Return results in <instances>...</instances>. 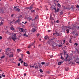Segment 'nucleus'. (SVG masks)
Masks as SVG:
<instances>
[{"mask_svg":"<svg viewBox=\"0 0 79 79\" xmlns=\"http://www.w3.org/2000/svg\"><path fill=\"white\" fill-rule=\"evenodd\" d=\"M10 35L12 36L11 39L14 41H15V40L17 39V38H16V34L12 33L10 34Z\"/></svg>","mask_w":79,"mask_h":79,"instance_id":"1","label":"nucleus"},{"mask_svg":"<svg viewBox=\"0 0 79 79\" xmlns=\"http://www.w3.org/2000/svg\"><path fill=\"white\" fill-rule=\"evenodd\" d=\"M51 9L52 10H55V13H56H56H58V12L60 11V9L58 8L56 10L55 7L54 6H52Z\"/></svg>","mask_w":79,"mask_h":79,"instance_id":"2","label":"nucleus"},{"mask_svg":"<svg viewBox=\"0 0 79 79\" xmlns=\"http://www.w3.org/2000/svg\"><path fill=\"white\" fill-rule=\"evenodd\" d=\"M11 50V49H10V48H7L6 49V55H9V53L8 52H10Z\"/></svg>","mask_w":79,"mask_h":79,"instance_id":"3","label":"nucleus"},{"mask_svg":"<svg viewBox=\"0 0 79 79\" xmlns=\"http://www.w3.org/2000/svg\"><path fill=\"white\" fill-rule=\"evenodd\" d=\"M14 8L15 11H18V12H19L20 11H21V10H20L19 8H17V9H16V6H14Z\"/></svg>","mask_w":79,"mask_h":79,"instance_id":"4","label":"nucleus"},{"mask_svg":"<svg viewBox=\"0 0 79 79\" xmlns=\"http://www.w3.org/2000/svg\"><path fill=\"white\" fill-rule=\"evenodd\" d=\"M66 29H67V28H69V29H71V28H69V27H67V26H65V27H62V29H66Z\"/></svg>","mask_w":79,"mask_h":79,"instance_id":"5","label":"nucleus"},{"mask_svg":"<svg viewBox=\"0 0 79 79\" xmlns=\"http://www.w3.org/2000/svg\"><path fill=\"white\" fill-rule=\"evenodd\" d=\"M20 22V20L19 19L17 20H16V21L14 23L15 24H17V23H19Z\"/></svg>","mask_w":79,"mask_h":79,"instance_id":"6","label":"nucleus"},{"mask_svg":"<svg viewBox=\"0 0 79 79\" xmlns=\"http://www.w3.org/2000/svg\"><path fill=\"white\" fill-rule=\"evenodd\" d=\"M64 55V57L65 58V59H67L68 57V56H69L68 54H65Z\"/></svg>","mask_w":79,"mask_h":79,"instance_id":"7","label":"nucleus"},{"mask_svg":"<svg viewBox=\"0 0 79 79\" xmlns=\"http://www.w3.org/2000/svg\"><path fill=\"white\" fill-rule=\"evenodd\" d=\"M52 41H51V40H49L47 42V43H48V44H52Z\"/></svg>","mask_w":79,"mask_h":79,"instance_id":"8","label":"nucleus"},{"mask_svg":"<svg viewBox=\"0 0 79 79\" xmlns=\"http://www.w3.org/2000/svg\"><path fill=\"white\" fill-rule=\"evenodd\" d=\"M19 29V30H21V32H24V28H20Z\"/></svg>","mask_w":79,"mask_h":79,"instance_id":"9","label":"nucleus"},{"mask_svg":"<svg viewBox=\"0 0 79 79\" xmlns=\"http://www.w3.org/2000/svg\"><path fill=\"white\" fill-rule=\"evenodd\" d=\"M56 35H57L58 36H61V34L57 33V32H56Z\"/></svg>","mask_w":79,"mask_h":79,"instance_id":"10","label":"nucleus"},{"mask_svg":"<svg viewBox=\"0 0 79 79\" xmlns=\"http://www.w3.org/2000/svg\"><path fill=\"white\" fill-rule=\"evenodd\" d=\"M23 65L24 66H27V63H26L24 62Z\"/></svg>","mask_w":79,"mask_h":79,"instance_id":"11","label":"nucleus"},{"mask_svg":"<svg viewBox=\"0 0 79 79\" xmlns=\"http://www.w3.org/2000/svg\"><path fill=\"white\" fill-rule=\"evenodd\" d=\"M59 47H61L63 46V44L62 43H61V44H60V45H58Z\"/></svg>","mask_w":79,"mask_h":79,"instance_id":"12","label":"nucleus"},{"mask_svg":"<svg viewBox=\"0 0 79 79\" xmlns=\"http://www.w3.org/2000/svg\"><path fill=\"white\" fill-rule=\"evenodd\" d=\"M32 32H35V31H36V30L35 28H33L32 30Z\"/></svg>","mask_w":79,"mask_h":79,"instance_id":"13","label":"nucleus"},{"mask_svg":"<svg viewBox=\"0 0 79 79\" xmlns=\"http://www.w3.org/2000/svg\"><path fill=\"white\" fill-rule=\"evenodd\" d=\"M47 38L48 39H49V38L47 37V36H45L44 37V39H46V40H47Z\"/></svg>","mask_w":79,"mask_h":79,"instance_id":"14","label":"nucleus"},{"mask_svg":"<svg viewBox=\"0 0 79 79\" xmlns=\"http://www.w3.org/2000/svg\"><path fill=\"white\" fill-rule=\"evenodd\" d=\"M2 25H3V23L2 22H0V26H2Z\"/></svg>","mask_w":79,"mask_h":79,"instance_id":"15","label":"nucleus"},{"mask_svg":"<svg viewBox=\"0 0 79 79\" xmlns=\"http://www.w3.org/2000/svg\"><path fill=\"white\" fill-rule=\"evenodd\" d=\"M58 65H61V62H59L58 63Z\"/></svg>","mask_w":79,"mask_h":79,"instance_id":"16","label":"nucleus"},{"mask_svg":"<svg viewBox=\"0 0 79 79\" xmlns=\"http://www.w3.org/2000/svg\"><path fill=\"white\" fill-rule=\"evenodd\" d=\"M48 64H49V63H47V62L45 63V66H48Z\"/></svg>","mask_w":79,"mask_h":79,"instance_id":"17","label":"nucleus"},{"mask_svg":"<svg viewBox=\"0 0 79 79\" xmlns=\"http://www.w3.org/2000/svg\"><path fill=\"white\" fill-rule=\"evenodd\" d=\"M30 68H34V66H32V65H30Z\"/></svg>","mask_w":79,"mask_h":79,"instance_id":"18","label":"nucleus"},{"mask_svg":"<svg viewBox=\"0 0 79 79\" xmlns=\"http://www.w3.org/2000/svg\"><path fill=\"white\" fill-rule=\"evenodd\" d=\"M10 29L11 30H15V29L14 28H13V27H10Z\"/></svg>","mask_w":79,"mask_h":79,"instance_id":"19","label":"nucleus"},{"mask_svg":"<svg viewBox=\"0 0 79 79\" xmlns=\"http://www.w3.org/2000/svg\"><path fill=\"white\" fill-rule=\"evenodd\" d=\"M50 18L51 21H52L53 20V17H51V16H50Z\"/></svg>","mask_w":79,"mask_h":79,"instance_id":"20","label":"nucleus"},{"mask_svg":"<svg viewBox=\"0 0 79 79\" xmlns=\"http://www.w3.org/2000/svg\"><path fill=\"white\" fill-rule=\"evenodd\" d=\"M9 56V57H13V54H10Z\"/></svg>","mask_w":79,"mask_h":79,"instance_id":"21","label":"nucleus"},{"mask_svg":"<svg viewBox=\"0 0 79 79\" xmlns=\"http://www.w3.org/2000/svg\"><path fill=\"white\" fill-rule=\"evenodd\" d=\"M65 70L66 71H68L69 70L68 67H67V68H66L65 69Z\"/></svg>","mask_w":79,"mask_h":79,"instance_id":"22","label":"nucleus"},{"mask_svg":"<svg viewBox=\"0 0 79 79\" xmlns=\"http://www.w3.org/2000/svg\"><path fill=\"white\" fill-rule=\"evenodd\" d=\"M34 43H35V41H34L33 43H32L31 44V46H32V45L33 46H34Z\"/></svg>","mask_w":79,"mask_h":79,"instance_id":"23","label":"nucleus"},{"mask_svg":"<svg viewBox=\"0 0 79 79\" xmlns=\"http://www.w3.org/2000/svg\"><path fill=\"white\" fill-rule=\"evenodd\" d=\"M37 18H38V16L36 15L34 20H35V19H37Z\"/></svg>","mask_w":79,"mask_h":79,"instance_id":"24","label":"nucleus"},{"mask_svg":"<svg viewBox=\"0 0 79 79\" xmlns=\"http://www.w3.org/2000/svg\"><path fill=\"white\" fill-rule=\"evenodd\" d=\"M32 8H33V7H32V6H31L30 7V10H32Z\"/></svg>","mask_w":79,"mask_h":79,"instance_id":"25","label":"nucleus"},{"mask_svg":"<svg viewBox=\"0 0 79 79\" xmlns=\"http://www.w3.org/2000/svg\"><path fill=\"white\" fill-rule=\"evenodd\" d=\"M23 35L24 36H26V37H27V35H26V33L24 34Z\"/></svg>","mask_w":79,"mask_h":79,"instance_id":"26","label":"nucleus"},{"mask_svg":"<svg viewBox=\"0 0 79 79\" xmlns=\"http://www.w3.org/2000/svg\"><path fill=\"white\" fill-rule=\"evenodd\" d=\"M1 58L2 59V58H5V56H3L2 57H1Z\"/></svg>","mask_w":79,"mask_h":79,"instance_id":"27","label":"nucleus"},{"mask_svg":"<svg viewBox=\"0 0 79 79\" xmlns=\"http://www.w3.org/2000/svg\"><path fill=\"white\" fill-rule=\"evenodd\" d=\"M66 31H67V33H69V29H67Z\"/></svg>","mask_w":79,"mask_h":79,"instance_id":"28","label":"nucleus"},{"mask_svg":"<svg viewBox=\"0 0 79 79\" xmlns=\"http://www.w3.org/2000/svg\"><path fill=\"white\" fill-rule=\"evenodd\" d=\"M63 12L62 11H61L60 12V15H63Z\"/></svg>","mask_w":79,"mask_h":79,"instance_id":"29","label":"nucleus"},{"mask_svg":"<svg viewBox=\"0 0 79 79\" xmlns=\"http://www.w3.org/2000/svg\"><path fill=\"white\" fill-rule=\"evenodd\" d=\"M22 60H23V59H21V58H20L19 60V61H22Z\"/></svg>","mask_w":79,"mask_h":79,"instance_id":"30","label":"nucleus"},{"mask_svg":"<svg viewBox=\"0 0 79 79\" xmlns=\"http://www.w3.org/2000/svg\"><path fill=\"white\" fill-rule=\"evenodd\" d=\"M31 13H33V12H35V10H31Z\"/></svg>","mask_w":79,"mask_h":79,"instance_id":"31","label":"nucleus"},{"mask_svg":"<svg viewBox=\"0 0 79 79\" xmlns=\"http://www.w3.org/2000/svg\"><path fill=\"white\" fill-rule=\"evenodd\" d=\"M66 40H64L63 41V44H64V43H65V41Z\"/></svg>","mask_w":79,"mask_h":79,"instance_id":"32","label":"nucleus"},{"mask_svg":"<svg viewBox=\"0 0 79 79\" xmlns=\"http://www.w3.org/2000/svg\"><path fill=\"white\" fill-rule=\"evenodd\" d=\"M41 64L43 65V64H45V62H41Z\"/></svg>","mask_w":79,"mask_h":79,"instance_id":"33","label":"nucleus"},{"mask_svg":"<svg viewBox=\"0 0 79 79\" xmlns=\"http://www.w3.org/2000/svg\"><path fill=\"white\" fill-rule=\"evenodd\" d=\"M40 73H42L43 72V71H42V69H40Z\"/></svg>","mask_w":79,"mask_h":79,"instance_id":"34","label":"nucleus"},{"mask_svg":"<svg viewBox=\"0 0 79 79\" xmlns=\"http://www.w3.org/2000/svg\"><path fill=\"white\" fill-rule=\"evenodd\" d=\"M75 45H76V46H77L78 44H77V43H75L74 44Z\"/></svg>","mask_w":79,"mask_h":79,"instance_id":"35","label":"nucleus"},{"mask_svg":"<svg viewBox=\"0 0 79 79\" xmlns=\"http://www.w3.org/2000/svg\"><path fill=\"white\" fill-rule=\"evenodd\" d=\"M58 6H59V7L61 6V5H60V4L59 3L58 4Z\"/></svg>","mask_w":79,"mask_h":79,"instance_id":"36","label":"nucleus"},{"mask_svg":"<svg viewBox=\"0 0 79 79\" xmlns=\"http://www.w3.org/2000/svg\"><path fill=\"white\" fill-rule=\"evenodd\" d=\"M55 2H56L58 3V0H54Z\"/></svg>","mask_w":79,"mask_h":79,"instance_id":"37","label":"nucleus"},{"mask_svg":"<svg viewBox=\"0 0 79 79\" xmlns=\"http://www.w3.org/2000/svg\"><path fill=\"white\" fill-rule=\"evenodd\" d=\"M61 59L62 60H64V58H63V56H62L61 57Z\"/></svg>","mask_w":79,"mask_h":79,"instance_id":"38","label":"nucleus"},{"mask_svg":"<svg viewBox=\"0 0 79 79\" xmlns=\"http://www.w3.org/2000/svg\"><path fill=\"white\" fill-rule=\"evenodd\" d=\"M39 67L38 66L36 65L35 67V68H38Z\"/></svg>","mask_w":79,"mask_h":79,"instance_id":"39","label":"nucleus"},{"mask_svg":"<svg viewBox=\"0 0 79 79\" xmlns=\"http://www.w3.org/2000/svg\"><path fill=\"white\" fill-rule=\"evenodd\" d=\"M27 54H28V55H29V54H30V53H29V52L28 51L27 52Z\"/></svg>","mask_w":79,"mask_h":79,"instance_id":"40","label":"nucleus"},{"mask_svg":"<svg viewBox=\"0 0 79 79\" xmlns=\"http://www.w3.org/2000/svg\"><path fill=\"white\" fill-rule=\"evenodd\" d=\"M69 42L70 43H71V39H70L69 40Z\"/></svg>","mask_w":79,"mask_h":79,"instance_id":"41","label":"nucleus"},{"mask_svg":"<svg viewBox=\"0 0 79 79\" xmlns=\"http://www.w3.org/2000/svg\"><path fill=\"white\" fill-rule=\"evenodd\" d=\"M27 23V22H26L25 23H24V22H23L22 23H24V24H26V23Z\"/></svg>","mask_w":79,"mask_h":79,"instance_id":"42","label":"nucleus"},{"mask_svg":"<svg viewBox=\"0 0 79 79\" xmlns=\"http://www.w3.org/2000/svg\"><path fill=\"white\" fill-rule=\"evenodd\" d=\"M76 7H77V8H79V5H77L76 6Z\"/></svg>","mask_w":79,"mask_h":79,"instance_id":"43","label":"nucleus"},{"mask_svg":"<svg viewBox=\"0 0 79 79\" xmlns=\"http://www.w3.org/2000/svg\"><path fill=\"white\" fill-rule=\"evenodd\" d=\"M2 77H5V75H3V74H2Z\"/></svg>","mask_w":79,"mask_h":79,"instance_id":"44","label":"nucleus"},{"mask_svg":"<svg viewBox=\"0 0 79 79\" xmlns=\"http://www.w3.org/2000/svg\"><path fill=\"white\" fill-rule=\"evenodd\" d=\"M55 34H56V32H55V33H54L53 34V35H55Z\"/></svg>","mask_w":79,"mask_h":79,"instance_id":"45","label":"nucleus"},{"mask_svg":"<svg viewBox=\"0 0 79 79\" xmlns=\"http://www.w3.org/2000/svg\"><path fill=\"white\" fill-rule=\"evenodd\" d=\"M31 45H30V46L28 47L29 48H31Z\"/></svg>","mask_w":79,"mask_h":79,"instance_id":"46","label":"nucleus"},{"mask_svg":"<svg viewBox=\"0 0 79 79\" xmlns=\"http://www.w3.org/2000/svg\"><path fill=\"white\" fill-rule=\"evenodd\" d=\"M56 23H59V20H57L56 21Z\"/></svg>","mask_w":79,"mask_h":79,"instance_id":"47","label":"nucleus"},{"mask_svg":"<svg viewBox=\"0 0 79 79\" xmlns=\"http://www.w3.org/2000/svg\"><path fill=\"white\" fill-rule=\"evenodd\" d=\"M13 16H14V15H13V14L11 15V17H13Z\"/></svg>","mask_w":79,"mask_h":79,"instance_id":"48","label":"nucleus"},{"mask_svg":"<svg viewBox=\"0 0 79 79\" xmlns=\"http://www.w3.org/2000/svg\"><path fill=\"white\" fill-rule=\"evenodd\" d=\"M66 52H65L64 51V55H66Z\"/></svg>","mask_w":79,"mask_h":79,"instance_id":"49","label":"nucleus"},{"mask_svg":"<svg viewBox=\"0 0 79 79\" xmlns=\"http://www.w3.org/2000/svg\"><path fill=\"white\" fill-rule=\"evenodd\" d=\"M18 66H20V63H19V64H18Z\"/></svg>","mask_w":79,"mask_h":79,"instance_id":"50","label":"nucleus"},{"mask_svg":"<svg viewBox=\"0 0 79 79\" xmlns=\"http://www.w3.org/2000/svg\"><path fill=\"white\" fill-rule=\"evenodd\" d=\"M74 35H77V34H74Z\"/></svg>","mask_w":79,"mask_h":79,"instance_id":"51","label":"nucleus"},{"mask_svg":"<svg viewBox=\"0 0 79 79\" xmlns=\"http://www.w3.org/2000/svg\"><path fill=\"white\" fill-rule=\"evenodd\" d=\"M48 32H51V30H48Z\"/></svg>","mask_w":79,"mask_h":79,"instance_id":"52","label":"nucleus"},{"mask_svg":"<svg viewBox=\"0 0 79 79\" xmlns=\"http://www.w3.org/2000/svg\"><path fill=\"white\" fill-rule=\"evenodd\" d=\"M0 39H2V37L0 36Z\"/></svg>","mask_w":79,"mask_h":79,"instance_id":"53","label":"nucleus"},{"mask_svg":"<svg viewBox=\"0 0 79 79\" xmlns=\"http://www.w3.org/2000/svg\"><path fill=\"white\" fill-rule=\"evenodd\" d=\"M21 63H24V61L23 60H22L21 62Z\"/></svg>","mask_w":79,"mask_h":79,"instance_id":"54","label":"nucleus"},{"mask_svg":"<svg viewBox=\"0 0 79 79\" xmlns=\"http://www.w3.org/2000/svg\"><path fill=\"white\" fill-rule=\"evenodd\" d=\"M29 20H31V19H32L31 18H29Z\"/></svg>","mask_w":79,"mask_h":79,"instance_id":"55","label":"nucleus"},{"mask_svg":"<svg viewBox=\"0 0 79 79\" xmlns=\"http://www.w3.org/2000/svg\"><path fill=\"white\" fill-rule=\"evenodd\" d=\"M72 64H75V63L72 62Z\"/></svg>","mask_w":79,"mask_h":79,"instance_id":"56","label":"nucleus"},{"mask_svg":"<svg viewBox=\"0 0 79 79\" xmlns=\"http://www.w3.org/2000/svg\"><path fill=\"white\" fill-rule=\"evenodd\" d=\"M27 9H30V8L29 7H27Z\"/></svg>","mask_w":79,"mask_h":79,"instance_id":"57","label":"nucleus"},{"mask_svg":"<svg viewBox=\"0 0 79 79\" xmlns=\"http://www.w3.org/2000/svg\"><path fill=\"white\" fill-rule=\"evenodd\" d=\"M70 9H72V10H73V7H71Z\"/></svg>","mask_w":79,"mask_h":79,"instance_id":"58","label":"nucleus"},{"mask_svg":"<svg viewBox=\"0 0 79 79\" xmlns=\"http://www.w3.org/2000/svg\"><path fill=\"white\" fill-rule=\"evenodd\" d=\"M37 36H39V35H40V34H38L37 35Z\"/></svg>","mask_w":79,"mask_h":79,"instance_id":"59","label":"nucleus"},{"mask_svg":"<svg viewBox=\"0 0 79 79\" xmlns=\"http://www.w3.org/2000/svg\"><path fill=\"white\" fill-rule=\"evenodd\" d=\"M22 27H24V25H23L22 26Z\"/></svg>","mask_w":79,"mask_h":79,"instance_id":"60","label":"nucleus"},{"mask_svg":"<svg viewBox=\"0 0 79 79\" xmlns=\"http://www.w3.org/2000/svg\"><path fill=\"white\" fill-rule=\"evenodd\" d=\"M19 17H20V18H21V17H22V15H20Z\"/></svg>","mask_w":79,"mask_h":79,"instance_id":"61","label":"nucleus"},{"mask_svg":"<svg viewBox=\"0 0 79 79\" xmlns=\"http://www.w3.org/2000/svg\"><path fill=\"white\" fill-rule=\"evenodd\" d=\"M68 44H68V43H66V45H68Z\"/></svg>","mask_w":79,"mask_h":79,"instance_id":"62","label":"nucleus"},{"mask_svg":"<svg viewBox=\"0 0 79 79\" xmlns=\"http://www.w3.org/2000/svg\"><path fill=\"white\" fill-rule=\"evenodd\" d=\"M24 76H26V73L24 74Z\"/></svg>","mask_w":79,"mask_h":79,"instance_id":"63","label":"nucleus"},{"mask_svg":"<svg viewBox=\"0 0 79 79\" xmlns=\"http://www.w3.org/2000/svg\"><path fill=\"white\" fill-rule=\"evenodd\" d=\"M14 23V22H13V21H12L11 22V23Z\"/></svg>","mask_w":79,"mask_h":79,"instance_id":"64","label":"nucleus"}]
</instances>
